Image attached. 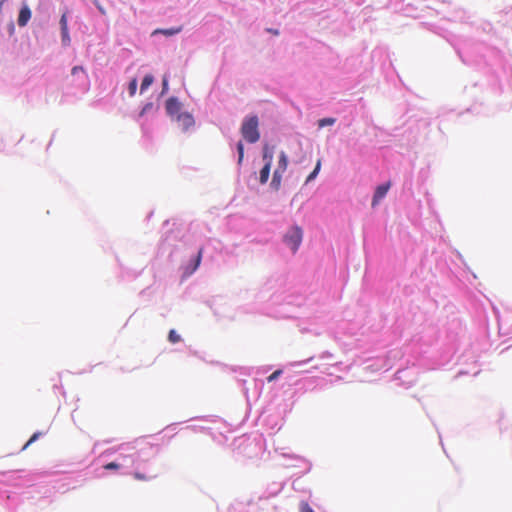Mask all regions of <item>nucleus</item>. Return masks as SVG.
Here are the masks:
<instances>
[{
	"mask_svg": "<svg viewBox=\"0 0 512 512\" xmlns=\"http://www.w3.org/2000/svg\"><path fill=\"white\" fill-rule=\"evenodd\" d=\"M240 132L248 143H256L260 139L258 117L256 115L245 117Z\"/></svg>",
	"mask_w": 512,
	"mask_h": 512,
	"instance_id": "f257e3e1",
	"label": "nucleus"
},
{
	"mask_svg": "<svg viewBox=\"0 0 512 512\" xmlns=\"http://www.w3.org/2000/svg\"><path fill=\"white\" fill-rule=\"evenodd\" d=\"M288 167V156L285 151H281L278 156V164L275 168L272 176V180L270 186L275 191H278L281 187L283 174L287 170Z\"/></svg>",
	"mask_w": 512,
	"mask_h": 512,
	"instance_id": "f03ea898",
	"label": "nucleus"
},
{
	"mask_svg": "<svg viewBox=\"0 0 512 512\" xmlns=\"http://www.w3.org/2000/svg\"><path fill=\"white\" fill-rule=\"evenodd\" d=\"M274 156V148L272 146H269L268 144H265L263 146L262 150V159L264 162V166L260 170L259 174V182L260 184L264 185L268 182L270 171H271V165L273 161Z\"/></svg>",
	"mask_w": 512,
	"mask_h": 512,
	"instance_id": "7ed1b4c3",
	"label": "nucleus"
},
{
	"mask_svg": "<svg viewBox=\"0 0 512 512\" xmlns=\"http://www.w3.org/2000/svg\"><path fill=\"white\" fill-rule=\"evenodd\" d=\"M303 238V231L299 226L291 227L284 236V242L291 248L293 253H295Z\"/></svg>",
	"mask_w": 512,
	"mask_h": 512,
	"instance_id": "20e7f679",
	"label": "nucleus"
},
{
	"mask_svg": "<svg viewBox=\"0 0 512 512\" xmlns=\"http://www.w3.org/2000/svg\"><path fill=\"white\" fill-rule=\"evenodd\" d=\"M165 108L167 114L173 119H175L178 116V114L182 113V104L175 97H170L169 99H167Z\"/></svg>",
	"mask_w": 512,
	"mask_h": 512,
	"instance_id": "39448f33",
	"label": "nucleus"
},
{
	"mask_svg": "<svg viewBox=\"0 0 512 512\" xmlns=\"http://www.w3.org/2000/svg\"><path fill=\"white\" fill-rule=\"evenodd\" d=\"M174 120H176L181 125L184 131H187L195 124V120L192 114L188 112H182L181 114H178V116Z\"/></svg>",
	"mask_w": 512,
	"mask_h": 512,
	"instance_id": "423d86ee",
	"label": "nucleus"
},
{
	"mask_svg": "<svg viewBox=\"0 0 512 512\" xmlns=\"http://www.w3.org/2000/svg\"><path fill=\"white\" fill-rule=\"evenodd\" d=\"M390 186H391V182H386L382 185H379L376 188L373 199H372V206L377 205L378 202L386 196L388 190L390 189Z\"/></svg>",
	"mask_w": 512,
	"mask_h": 512,
	"instance_id": "0eeeda50",
	"label": "nucleus"
},
{
	"mask_svg": "<svg viewBox=\"0 0 512 512\" xmlns=\"http://www.w3.org/2000/svg\"><path fill=\"white\" fill-rule=\"evenodd\" d=\"M31 18V10L29 9L28 6H23L19 12V16H18V25L23 27L25 26L28 21L30 20Z\"/></svg>",
	"mask_w": 512,
	"mask_h": 512,
	"instance_id": "6e6552de",
	"label": "nucleus"
},
{
	"mask_svg": "<svg viewBox=\"0 0 512 512\" xmlns=\"http://www.w3.org/2000/svg\"><path fill=\"white\" fill-rule=\"evenodd\" d=\"M182 31V27H176V28H170V29H157L154 31V34H163L165 36H173L175 34H178Z\"/></svg>",
	"mask_w": 512,
	"mask_h": 512,
	"instance_id": "1a4fd4ad",
	"label": "nucleus"
},
{
	"mask_svg": "<svg viewBox=\"0 0 512 512\" xmlns=\"http://www.w3.org/2000/svg\"><path fill=\"white\" fill-rule=\"evenodd\" d=\"M153 76L152 75H146L141 83V93L144 92L152 83H153Z\"/></svg>",
	"mask_w": 512,
	"mask_h": 512,
	"instance_id": "9d476101",
	"label": "nucleus"
},
{
	"mask_svg": "<svg viewBox=\"0 0 512 512\" xmlns=\"http://www.w3.org/2000/svg\"><path fill=\"white\" fill-rule=\"evenodd\" d=\"M320 168H321V160H318L314 170L307 177L306 182H310L313 179H315L316 176L318 175L319 171H320Z\"/></svg>",
	"mask_w": 512,
	"mask_h": 512,
	"instance_id": "9b49d317",
	"label": "nucleus"
},
{
	"mask_svg": "<svg viewBox=\"0 0 512 512\" xmlns=\"http://www.w3.org/2000/svg\"><path fill=\"white\" fill-rule=\"evenodd\" d=\"M237 151H238V164L240 165L244 158V145L242 141L237 143Z\"/></svg>",
	"mask_w": 512,
	"mask_h": 512,
	"instance_id": "f8f14e48",
	"label": "nucleus"
},
{
	"mask_svg": "<svg viewBox=\"0 0 512 512\" xmlns=\"http://www.w3.org/2000/svg\"><path fill=\"white\" fill-rule=\"evenodd\" d=\"M61 38H62V43L64 46H68L70 44L71 39H70L68 29L61 31Z\"/></svg>",
	"mask_w": 512,
	"mask_h": 512,
	"instance_id": "ddd939ff",
	"label": "nucleus"
},
{
	"mask_svg": "<svg viewBox=\"0 0 512 512\" xmlns=\"http://www.w3.org/2000/svg\"><path fill=\"white\" fill-rule=\"evenodd\" d=\"M168 338L171 343H177L181 340L180 335L175 330H170Z\"/></svg>",
	"mask_w": 512,
	"mask_h": 512,
	"instance_id": "4468645a",
	"label": "nucleus"
},
{
	"mask_svg": "<svg viewBox=\"0 0 512 512\" xmlns=\"http://www.w3.org/2000/svg\"><path fill=\"white\" fill-rule=\"evenodd\" d=\"M41 436V432L34 433L31 438L23 446L22 450H26L33 442H35Z\"/></svg>",
	"mask_w": 512,
	"mask_h": 512,
	"instance_id": "2eb2a0df",
	"label": "nucleus"
},
{
	"mask_svg": "<svg viewBox=\"0 0 512 512\" xmlns=\"http://www.w3.org/2000/svg\"><path fill=\"white\" fill-rule=\"evenodd\" d=\"M334 123H335L334 118H323V119L319 120L318 125H319V127H324V126L332 125Z\"/></svg>",
	"mask_w": 512,
	"mask_h": 512,
	"instance_id": "dca6fc26",
	"label": "nucleus"
},
{
	"mask_svg": "<svg viewBox=\"0 0 512 512\" xmlns=\"http://www.w3.org/2000/svg\"><path fill=\"white\" fill-rule=\"evenodd\" d=\"M60 27H61V31L68 29L67 12H64L61 16Z\"/></svg>",
	"mask_w": 512,
	"mask_h": 512,
	"instance_id": "f3484780",
	"label": "nucleus"
},
{
	"mask_svg": "<svg viewBox=\"0 0 512 512\" xmlns=\"http://www.w3.org/2000/svg\"><path fill=\"white\" fill-rule=\"evenodd\" d=\"M136 89H137V80H136V79H133V80L129 83V87H128V90H129V94H130V96L135 95V93H136Z\"/></svg>",
	"mask_w": 512,
	"mask_h": 512,
	"instance_id": "a211bd4d",
	"label": "nucleus"
},
{
	"mask_svg": "<svg viewBox=\"0 0 512 512\" xmlns=\"http://www.w3.org/2000/svg\"><path fill=\"white\" fill-rule=\"evenodd\" d=\"M202 253H203V249L201 248L198 251V254H197L196 259H195V264H194L191 272H194L198 268V266L200 265V262H201V259H202Z\"/></svg>",
	"mask_w": 512,
	"mask_h": 512,
	"instance_id": "6ab92c4d",
	"label": "nucleus"
},
{
	"mask_svg": "<svg viewBox=\"0 0 512 512\" xmlns=\"http://www.w3.org/2000/svg\"><path fill=\"white\" fill-rule=\"evenodd\" d=\"M300 512H314L307 502L302 501L300 503Z\"/></svg>",
	"mask_w": 512,
	"mask_h": 512,
	"instance_id": "aec40b11",
	"label": "nucleus"
},
{
	"mask_svg": "<svg viewBox=\"0 0 512 512\" xmlns=\"http://www.w3.org/2000/svg\"><path fill=\"white\" fill-rule=\"evenodd\" d=\"M104 468L106 470H117L120 468V465L116 462H110V463H107Z\"/></svg>",
	"mask_w": 512,
	"mask_h": 512,
	"instance_id": "412c9836",
	"label": "nucleus"
},
{
	"mask_svg": "<svg viewBox=\"0 0 512 512\" xmlns=\"http://www.w3.org/2000/svg\"><path fill=\"white\" fill-rule=\"evenodd\" d=\"M282 373L281 370H276L274 371L269 377H268V381L269 382H272L274 381L275 379H277L279 377V375Z\"/></svg>",
	"mask_w": 512,
	"mask_h": 512,
	"instance_id": "4be33fe9",
	"label": "nucleus"
},
{
	"mask_svg": "<svg viewBox=\"0 0 512 512\" xmlns=\"http://www.w3.org/2000/svg\"><path fill=\"white\" fill-rule=\"evenodd\" d=\"M133 476H134V478H135L136 480H141V481L148 480V477H147L146 475H144V474L140 473V472H135V473L133 474Z\"/></svg>",
	"mask_w": 512,
	"mask_h": 512,
	"instance_id": "5701e85b",
	"label": "nucleus"
},
{
	"mask_svg": "<svg viewBox=\"0 0 512 512\" xmlns=\"http://www.w3.org/2000/svg\"><path fill=\"white\" fill-rule=\"evenodd\" d=\"M82 72L84 73V68L82 66H75L72 68V75H76L77 73Z\"/></svg>",
	"mask_w": 512,
	"mask_h": 512,
	"instance_id": "b1692460",
	"label": "nucleus"
},
{
	"mask_svg": "<svg viewBox=\"0 0 512 512\" xmlns=\"http://www.w3.org/2000/svg\"><path fill=\"white\" fill-rule=\"evenodd\" d=\"M95 3L97 5V8L99 9V11L101 12V14L104 15L106 13L105 9L101 5H99L96 1H95Z\"/></svg>",
	"mask_w": 512,
	"mask_h": 512,
	"instance_id": "393cba45",
	"label": "nucleus"
},
{
	"mask_svg": "<svg viewBox=\"0 0 512 512\" xmlns=\"http://www.w3.org/2000/svg\"><path fill=\"white\" fill-rule=\"evenodd\" d=\"M267 31H268L269 33H272L273 35H279V31H278V30H276V29L269 28V29H267Z\"/></svg>",
	"mask_w": 512,
	"mask_h": 512,
	"instance_id": "a878e982",
	"label": "nucleus"
},
{
	"mask_svg": "<svg viewBox=\"0 0 512 512\" xmlns=\"http://www.w3.org/2000/svg\"><path fill=\"white\" fill-rule=\"evenodd\" d=\"M167 86H168L167 79H166V78H164V79H163V90H164V91L167 89Z\"/></svg>",
	"mask_w": 512,
	"mask_h": 512,
	"instance_id": "bb28decb",
	"label": "nucleus"
}]
</instances>
